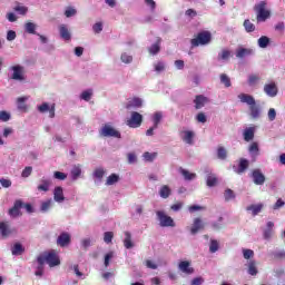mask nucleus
<instances>
[{
	"label": "nucleus",
	"instance_id": "5fc2aeb1",
	"mask_svg": "<svg viewBox=\"0 0 285 285\" xmlns=\"http://www.w3.org/2000/svg\"><path fill=\"white\" fill-rule=\"evenodd\" d=\"M244 28L246 32H255V24L248 19L244 21Z\"/></svg>",
	"mask_w": 285,
	"mask_h": 285
},
{
	"label": "nucleus",
	"instance_id": "f8f14e48",
	"mask_svg": "<svg viewBox=\"0 0 285 285\" xmlns=\"http://www.w3.org/2000/svg\"><path fill=\"white\" fill-rule=\"evenodd\" d=\"M46 262L50 266V268L59 266V264H61V261L59 259V256H57V253L55 250L46 254Z\"/></svg>",
	"mask_w": 285,
	"mask_h": 285
},
{
	"label": "nucleus",
	"instance_id": "e433bc0d",
	"mask_svg": "<svg viewBox=\"0 0 285 285\" xmlns=\"http://www.w3.org/2000/svg\"><path fill=\"white\" fill-rule=\"evenodd\" d=\"M28 101V97H19L17 99V104H18V109L22 110L23 112H26V110H28V105H26V102Z\"/></svg>",
	"mask_w": 285,
	"mask_h": 285
},
{
	"label": "nucleus",
	"instance_id": "c85d7f7f",
	"mask_svg": "<svg viewBox=\"0 0 285 285\" xmlns=\"http://www.w3.org/2000/svg\"><path fill=\"white\" fill-rule=\"evenodd\" d=\"M161 50V38H157L156 42L148 48L149 55H159Z\"/></svg>",
	"mask_w": 285,
	"mask_h": 285
},
{
	"label": "nucleus",
	"instance_id": "72a5a7b5",
	"mask_svg": "<svg viewBox=\"0 0 285 285\" xmlns=\"http://www.w3.org/2000/svg\"><path fill=\"white\" fill-rule=\"evenodd\" d=\"M94 95H95V91L92 89H87L80 94L79 99H81L82 101H90Z\"/></svg>",
	"mask_w": 285,
	"mask_h": 285
},
{
	"label": "nucleus",
	"instance_id": "7c9ffc66",
	"mask_svg": "<svg viewBox=\"0 0 285 285\" xmlns=\"http://www.w3.org/2000/svg\"><path fill=\"white\" fill-rule=\"evenodd\" d=\"M171 194L173 190L168 185H163L159 189V196L161 197V199H168V197H170Z\"/></svg>",
	"mask_w": 285,
	"mask_h": 285
},
{
	"label": "nucleus",
	"instance_id": "37998d69",
	"mask_svg": "<svg viewBox=\"0 0 285 285\" xmlns=\"http://www.w3.org/2000/svg\"><path fill=\"white\" fill-rule=\"evenodd\" d=\"M262 78H259V75H249L247 79L248 86H257L259 83Z\"/></svg>",
	"mask_w": 285,
	"mask_h": 285
},
{
	"label": "nucleus",
	"instance_id": "7ed1b4c3",
	"mask_svg": "<svg viewBox=\"0 0 285 285\" xmlns=\"http://www.w3.org/2000/svg\"><path fill=\"white\" fill-rule=\"evenodd\" d=\"M11 72V79L13 81H19L20 83H23L28 77L26 76V67L21 65H13L9 68Z\"/></svg>",
	"mask_w": 285,
	"mask_h": 285
},
{
	"label": "nucleus",
	"instance_id": "cd10ccee",
	"mask_svg": "<svg viewBox=\"0 0 285 285\" xmlns=\"http://www.w3.org/2000/svg\"><path fill=\"white\" fill-rule=\"evenodd\" d=\"M179 173L184 177L185 181H193L194 179H197V174L190 173L181 167L179 168Z\"/></svg>",
	"mask_w": 285,
	"mask_h": 285
},
{
	"label": "nucleus",
	"instance_id": "39448f33",
	"mask_svg": "<svg viewBox=\"0 0 285 285\" xmlns=\"http://www.w3.org/2000/svg\"><path fill=\"white\" fill-rule=\"evenodd\" d=\"M213 36L209 31H203L197 35L196 38L190 40L191 48H198V46H208Z\"/></svg>",
	"mask_w": 285,
	"mask_h": 285
},
{
	"label": "nucleus",
	"instance_id": "6e6552de",
	"mask_svg": "<svg viewBox=\"0 0 285 285\" xmlns=\"http://www.w3.org/2000/svg\"><path fill=\"white\" fill-rule=\"evenodd\" d=\"M195 131L191 129L183 128L179 131V137L184 144L187 146H194L195 145Z\"/></svg>",
	"mask_w": 285,
	"mask_h": 285
},
{
	"label": "nucleus",
	"instance_id": "473e14b6",
	"mask_svg": "<svg viewBox=\"0 0 285 285\" xmlns=\"http://www.w3.org/2000/svg\"><path fill=\"white\" fill-rule=\"evenodd\" d=\"M257 46L258 48H262V49L268 48V46H271V38H268V36H262L257 40Z\"/></svg>",
	"mask_w": 285,
	"mask_h": 285
},
{
	"label": "nucleus",
	"instance_id": "a211bd4d",
	"mask_svg": "<svg viewBox=\"0 0 285 285\" xmlns=\"http://www.w3.org/2000/svg\"><path fill=\"white\" fill-rule=\"evenodd\" d=\"M81 174H82L81 165L80 164L73 165L70 170L71 181H77L81 179Z\"/></svg>",
	"mask_w": 285,
	"mask_h": 285
},
{
	"label": "nucleus",
	"instance_id": "4d7b16f0",
	"mask_svg": "<svg viewBox=\"0 0 285 285\" xmlns=\"http://www.w3.org/2000/svg\"><path fill=\"white\" fill-rule=\"evenodd\" d=\"M219 250V243L215 239L210 240L209 253H217Z\"/></svg>",
	"mask_w": 285,
	"mask_h": 285
},
{
	"label": "nucleus",
	"instance_id": "4be33fe9",
	"mask_svg": "<svg viewBox=\"0 0 285 285\" xmlns=\"http://www.w3.org/2000/svg\"><path fill=\"white\" fill-rule=\"evenodd\" d=\"M248 153L252 157V159L255 161V159H257V157H259V144L257 142H252L249 146H248Z\"/></svg>",
	"mask_w": 285,
	"mask_h": 285
},
{
	"label": "nucleus",
	"instance_id": "3c124183",
	"mask_svg": "<svg viewBox=\"0 0 285 285\" xmlns=\"http://www.w3.org/2000/svg\"><path fill=\"white\" fill-rule=\"evenodd\" d=\"M220 83H224L225 88H230L232 83H230V78L228 77V75H226V73L220 75Z\"/></svg>",
	"mask_w": 285,
	"mask_h": 285
},
{
	"label": "nucleus",
	"instance_id": "864d4df0",
	"mask_svg": "<svg viewBox=\"0 0 285 285\" xmlns=\"http://www.w3.org/2000/svg\"><path fill=\"white\" fill-rule=\"evenodd\" d=\"M217 157L222 160L226 159L228 157V151H226V148L224 147H218L217 149Z\"/></svg>",
	"mask_w": 285,
	"mask_h": 285
},
{
	"label": "nucleus",
	"instance_id": "ddd939ff",
	"mask_svg": "<svg viewBox=\"0 0 285 285\" xmlns=\"http://www.w3.org/2000/svg\"><path fill=\"white\" fill-rule=\"evenodd\" d=\"M17 233V229L11 228L10 224L8 222H1L0 223V235L1 237H10V235H14Z\"/></svg>",
	"mask_w": 285,
	"mask_h": 285
},
{
	"label": "nucleus",
	"instance_id": "58836bf2",
	"mask_svg": "<svg viewBox=\"0 0 285 285\" xmlns=\"http://www.w3.org/2000/svg\"><path fill=\"white\" fill-rule=\"evenodd\" d=\"M154 70L155 72H157L158 75H161V72L166 71V62L164 61H157L154 63Z\"/></svg>",
	"mask_w": 285,
	"mask_h": 285
},
{
	"label": "nucleus",
	"instance_id": "6ab92c4d",
	"mask_svg": "<svg viewBox=\"0 0 285 285\" xmlns=\"http://www.w3.org/2000/svg\"><path fill=\"white\" fill-rule=\"evenodd\" d=\"M178 268L181 273H185V275H193L195 273V268L190 267V262L188 261H181Z\"/></svg>",
	"mask_w": 285,
	"mask_h": 285
},
{
	"label": "nucleus",
	"instance_id": "b1692460",
	"mask_svg": "<svg viewBox=\"0 0 285 285\" xmlns=\"http://www.w3.org/2000/svg\"><path fill=\"white\" fill-rule=\"evenodd\" d=\"M195 108L196 110H202V108H204V106H206V104H208V99L205 96H196L195 100Z\"/></svg>",
	"mask_w": 285,
	"mask_h": 285
},
{
	"label": "nucleus",
	"instance_id": "423d86ee",
	"mask_svg": "<svg viewBox=\"0 0 285 285\" xmlns=\"http://www.w3.org/2000/svg\"><path fill=\"white\" fill-rule=\"evenodd\" d=\"M99 137H115L116 139H121V132L115 129L112 125L106 124L99 129Z\"/></svg>",
	"mask_w": 285,
	"mask_h": 285
},
{
	"label": "nucleus",
	"instance_id": "2f4dec72",
	"mask_svg": "<svg viewBox=\"0 0 285 285\" xmlns=\"http://www.w3.org/2000/svg\"><path fill=\"white\" fill-rule=\"evenodd\" d=\"M161 119H164V112H161V111H156L151 116V121L154 124V128H158L159 127V124H161Z\"/></svg>",
	"mask_w": 285,
	"mask_h": 285
},
{
	"label": "nucleus",
	"instance_id": "20e7f679",
	"mask_svg": "<svg viewBox=\"0 0 285 285\" xmlns=\"http://www.w3.org/2000/svg\"><path fill=\"white\" fill-rule=\"evenodd\" d=\"M21 208H24L26 213L32 215L35 213V206L30 203H23L21 199H17L13 204V207L9 209V215H19Z\"/></svg>",
	"mask_w": 285,
	"mask_h": 285
},
{
	"label": "nucleus",
	"instance_id": "f03ea898",
	"mask_svg": "<svg viewBox=\"0 0 285 285\" xmlns=\"http://www.w3.org/2000/svg\"><path fill=\"white\" fill-rule=\"evenodd\" d=\"M254 12H256L257 23H266L272 17L271 9H268V3L266 1L256 3L254 6Z\"/></svg>",
	"mask_w": 285,
	"mask_h": 285
},
{
	"label": "nucleus",
	"instance_id": "4468645a",
	"mask_svg": "<svg viewBox=\"0 0 285 285\" xmlns=\"http://www.w3.org/2000/svg\"><path fill=\"white\" fill-rule=\"evenodd\" d=\"M71 237L70 234L63 232L57 238V245L61 248H66V246H70Z\"/></svg>",
	"mask_w": 285,
	"mask_h": 285
},
{
	"label": "nucleus",
	"instance_id": "393cba45",
	"mask_svg": "<svg viewBox=\"0 0 285 285\" xmlns=\"http://www.w3.org/2000/svg\"><path fill=\"white\" fill-rule=\"evenodd\" d=\"M134 57L132 53H130V51H122L120 53V61L121 63H125V66H130V63H132L134 61Z\"/></svg>",
	"mask_w": 285,
	"mask_h": 285
},
{
	"label": "nucleus",
	"instance_id": "69168bd1",
	"mask_svg": "<svg viewBox=\"0 0 285 285\" xmlns=\"http://www.w3.org/2000/svg\"><path fill=\"white\" fill-rule=\"evenodd\" d=\"M32 175V167H30V166H27L23 170H22V173H21V177H23V178H28V177H30Z\"/></svg>",
	"mask_w": 285,
	"mask_h": 285
},
{
	"label": "nucleus",
	"instance_id": "9b49d317",
	"mask_svg": "<svg viewBox=\"0 0 285 285\" xmlns=\"http://www.w3.org/2000/svg\"><path fill=\"white\" fill-rule=\"evenodd\" d=\"M253 56H255V49L253 48L238 47L236 49L237 59H246V57H253Z\"/></svg>",
	"mask_w": 285,
	"mask_h": 285
},
{
	"label": "nucleus",
	"instance_id": "bf43d9fd",
	"mask_svg": "<svg viewBox=\"0 0 285 285\" xmlns=\"http://www.w3.org/2000/svg\"><path fill=\"white\" fill-rule=\"evenodd\" d=\"M53 177L58 179L59 181H65V179H68V174L62 171H55Z\"/></svg>",
	"mask_w": 285,
	"mask_h": 285
},
{
	"label": "nucleus",
	"instance_id": "c03bdc74",
	"mask_svg": "<svg viewBox=\"0 0 285 285\" xmlns=\"http://www.w3.org/2000/svg\"><path fill=\"white\" fill-rule=\"evenodd\" d=\"M248 168V160L247 159H240L239 161V166L238 169L236 170V173L238 175H242V173H245V170Z\"/></svg>",
	"mask_w": 285,
	"mask_h": 285
},
{
	"label": "nucleus",
	"instance_id": "ea45409f",
	"mask_svg": "<svg viewBox=\"0 0 285 285\" xmlns=\"http://www.w3.org/2000/svg\"><path fill=\"white\" fill-rule=\"evenodd\" d=\"M55 206V202H52V199H47L45 202L41 203L40 205V210L42 213H47V210H50V208Z\"/></svg>",
	"mask_w": 285,
	"mask_h": 285
},
{
	"label": "nucleus",
	"instance_id": "774afa93",
	"mask_svg": "<svg viewBox=\"0 0 285 285\" xmlns=\"http://www.w3.org/2000/svg\"><path fill=\"white\" fill-rule=\"evenodd\" d=\"M0 121H10V114L8 111H0Z\"/></svg>",
	"mask_w": 285,
	"mask_h": 285
},
{
	"label": "nucleus",
	"instance_id": "c9c22d12",
	"mask_svg": "<svg viewBox=\"0 0 285 285\" xmlns=\"http://www.w3.org/2000/svg\"><path fill=\"white\" fill-rule=\"evenodd\" d=\"M52 181L49 179H41V184L38 186V190H42V193H48L50 190Z\"/></svg>",
	"mask_w": 285,
	"mask_h": 285
},
{
	"label": "nucleus",
	"instance_id": "a18cd8bd",
	"mask_svg": "<svg viewBox=\"0 0 285 285\" xmlns=\"http://www.w3.org/2000/svg\"><path fill=\"white\" fill-rule=\"evenodd\" d=\"M218 59L220 61H228V59H230V50L228 49H223L219 53H218Z\"/></svg>",
	"mask_w": 285,
	"mask_h": 285
},
{
	"label": "nucleus",
	"instance_id": "13d9d810",
	"mask_svg": "<svg viewBox=\"0 0 285 285\" xmlns=\"http://www.w3.org/2000/svg\"><path fill=\"white\" fill-rule=\"evenodd\" d=\"M51 108L52 105H50L49 102H42L40 106H38V110L42 114L48 112Z\"/></svg>",
	"mask_w": 285,
	"mask_h": 285
},
{
	"label": "nucleus",
	"instance_id": "338daca9",
	"mask_svg": "<svg viewBox=\"0 0 285 285\" xmlns=\"http://www.w3.org/2000/svg\"><path fill=\"white\" fill-rule=\"evenodd\" d=\"M0 184L2 188H10V186H12V180L7 178H1Z\"/></svg>",
	"mask_w": 285,
	"mask_h": 285
},
{
	"label": "nucleus",
	"instance_id": "bb28decb",
	"mask_svg": "<svg viewBox=\"0 0 285 285\" xmlns=\"http://www.w3.org/2000/svg\"><path fill=\"white\" fill-rule=\"evenodd\" d=\"M199 230H204V222H202V219H199V218H196L190 228V233H191V235H197V233Z\"/></svg>",
	"mask_w": 285,
	"mask_h": 285
},
{
	"label": "nucleus",
	"instance_id": "de8ad7c7",
	"mask_svg": "<svg viewBox=\"0 0 285 285\" xmlns=\"http://www.w3.org/2000/svg\"><path fill=\"white\" fill-rule=\"evenodd\" d=\"M262 208H264V204H256L247 207V210H250L254 215H257V213H262Z\"/></svg>",
	"mask_w": 285,
	"mask_h": 285
},
{
	"label": "nucleus",
	"instance_id": "e2e57ef3",
	"mask_svg": "<svg viewBox=\"0 0 285 285\" xmlns=\"http://www.w3.org/2000/svg\"><path fill=\"white\" fill-rule=\"evenodd\" d=\"M274 30L275 32H281L283 33L285 30V22L284 21H278L275 26H274Z\"/></svg>",
	"mask_w": 285,
	"mask_h": 285
},
{
	"label": "nucleus",
	"instance_id": "a19ab883",
	"mask_svg": "<svg viewBox=\"0 0 285 285\" xmlns=\"http://www.w3.org/2000/svg\"><path fill=\"white\" fill-rule=\"evenodd\" d=\"M119 181V175L111 174L107 177L106 186H115Z\"/></svg>",
	"mask_w": 285,
	"mask_h": 285
},
{
	"label": "nucleus",
	"instance_id": "dca6fc26",
	"mask_svg": "<svg viewBox=\"0 0 285 285\" xmlns=\"http://www.w3.org/2000/svg\"><path fill=\"white\" fill-rule=\"evenodd\" d=\"M53 202H56V204H63V202H66V196L63 195V187L61 186L55 187Z\"/></svg>",
	"mask_w": 285,
	"mask_h": 285
},
{
	"label": "nucleus",
	"instance_id": "09e8293b",
	"mask_svg": "<svg viewBox=\"0 0 285 285\" xmlns=\"http://www.w3.org/2000/svg\"><path fill=\"white\" fill-rule=\"evenodd\" d=\"M258 271H257V266L255 264V261L249 262L248 264V274L252 276L257 275Z\"/></svg>",
	"mask_w": 285,
	"mask_h": 285
},
{
	"label": "nucleus",
	"instance_id": "9d476101",
	"mask_svg": "<svg viewBox=\"0 0 285 285\" xmlns=\"http://www.w3.org/2000/svg\"><path fill=\"white\" fill-rule=\"evenodd\" d=\"M263 91L267 97L274 98L279 92V89L275 81H269L264 85Z\"/></svg>",
	"mask_w": 285,
	"mask_h": 285
},
{
	"label": "nucleus",
	"instance_id": "49530a36",
	"mask_svg": "<svg viewBox=\"0 0 285 285\" xmlns=\"http://www.w3.org/2000/svg\"><path fill=\"white\" fill-rule=\"evenodd\" d=\"M65 17L70 19L71 17H77V9L75 7H67L65 9Z\"/></svg>",
	"mask_w": 285,
	"mask_h": 285
},
{
	"label": "nucleus",
	"instance_id": "4c0bfd02",
	"mask_svg": "<svg viewBox=\"0 0 285 285\" xmlns=\"http://www.w3.org/2000/svg\"><path fill=\"white\" fill-rule=\"evenodd\" d=\"M24 252H26V248H23V245H21V243L14 244L13 247L11 248L12 255H23Z\"/></svg>",
	"mask_w": 285,
	"mask_h": 285
},
{
	"label": "nucleus",
	"instance_id": "1a4fd4ad",
	"mask_svg": "<svg viewBox=\"0 0 285 285\" xmlns=\"http://www.w3.org/2000/svg\"><path fill=\"white\" fill-rule=\"evenodd\" d=\"M125 108L127 110H139V108H144V98H140V97H134V98H130Z\"/></svg>",
	"mask_w": 285,
	"mask_h": 285
},
{
	"label": "nucleus",
	"instance_id": "c756f323",
	"mask_svg": "<svg viewBox=\"0 0 285 285\" xmlns=\"http://www.w3.org/2000/svg\"><path fill=\"white\" fill-rule=\"evenodd\" d=\"M124 246L128 250L135 247V243H132V235L130 234V232H125Z\"/></svg>",
	"mask_w": 285,
	"mask_h": 285
},
{
	"label": "nucleus",
	"instance_id": "6e6d98bb",
	"mask_svg": "<svg viewBox=\"0 0 285 285\" xmlns=\"http://www.w3.org/2000/svg\"><path fill=\"white\" fill-rule=\"evenodd\" d=\"M145 161H155V159H157V153H148L146 151L144 155H142Z\"/></svg>",
	"mask_w": 285,
	"mask_h": 285
},
{
	"label": "nucleus",
	"instance_id": "f257e3e1",
	"mask_svg": "<svg viewBox=\"0 0 285 285\" xmlns=\"http://www.w3.org/2000/svg\"><path fill=\"white\" fill-rule=\"evenodd\" d=\"M237 99H239L240 104H246L248 106V115L250 119L257 120L262 117V107L257 104L255 97L248 94H239Z\"/></svg>",
	"mask_w": 285,
	"mask_h": 285
},
{
	"label": "nucleus",
	"instance_id": "052dcab7",
	"mask_svg": "<svg viewBox=\"0 0 285 285\" xmlns=\"http://www.w3.org/2000/svg\"><path fill=\"white\" fill-rule=\"evenodd\" d=\"M114 237H115V234L112 232H106L104 234V242H105V244H111Z\"/></svg>",
	"mask_w": 285,
	"mask_h": 285
},
{
	"label": "nucleus",
	"instance_id": "0e129e2a",
	"mask_svg": "<svg viewBox=\"0 0 285 285\" xmlns=\"http://www.w3.org/2000/svg\"><path fill=\"white\" fill-rule=\"evenodd\" d=\"M255 256V252L253 249H243L244 259H250V257Z\"/></svg>",
	"mask_w": 285,
	"mask_h": 285
},
{
	"label": "nucleus",
	"instance_id": "a878e982",
	"mask_svg": "<svg viewBox=\"0 0 285 285\" xmlns=\"http://www.w3.org/2000/svg\"><path fill=\"white\" fill-rule=\"evenodd\" d=\"M207 176H206V184L209 188H213V186H217V176L213 174V171L206 169Z\"/></svg>",
	"mask_w": 285,
	"mask_h": 285
},
{
	"label": "nucleus",
	"instance_id": "2eb2a0df",
	"mask_svg": "<svg viewBox=\"0 0 285 285\" xmlns=\"http://www.w3.org/2000/svg\"><path fill=\"white\" fill-rule=\"evenodd\" d=\"M252 177L256 186H264V183L266 181V176H264L262 170L255 169L252 174Z\"/></svg>",
	"mask_w": 285,
	"mask_h": 285
},
{
	"label": "nucleus",
	"instance_id": "0eeeda50",
	"mask_svg": "<svg viewBox=\"0 0 285 285\" xmlns=\"http://www.w3.org/2000/svg\"><path fill=\"white\" fill-rule=\"evenodd\" d=\"M141 124H144V116L137 111H132L126 120L128 128H140Z\"/></svg>",
	"mask_w": 285,
	"mask_h": 285
},
{
	"label": "nucleus",
	"instance_id": "f704fd0d",
	"mask_svg": "<svg viewBox=\"0 0 285 285\" xmlns=\"http://www.w3.org/2000/svg\"><path fill=\"white\" fill-rule=\"evenodd\" d=\"M37 23L35 22H26L24 23V31L28 33V35H37Z\"/></svg>",
	"mask_w": 285,
	"mask_h": 285
},
{
	"label": "nucleus",
	"instance_id": "412c9836",
	"mask_svg": "<svg viewBox=\"0 0 285 285\" xmlns=\"http://www.w3.org/2000/svg\"><path fill=\"white\" fill-rule=\"evenodd\" d=\"M59 35L63 41H70L72 39V33H70V29L66 24L59 26Z\"/></svg>",
	"mask_w": 285,
	"mask_h": 285
},
{
	"label": "nucleus",
	"instance_id": "603ef678",
	"mask_svg": "<svg viewBox=\"0 0 285 285\" xmlns=\"http://www.w3.org/2000/svg\"><path fill=\"white\" fill-rule=\"evenodd\" d=\"M267 119H268V121H275V119H277V110H275V108L268 109Z\"/></svg>",
	"mask_w": 285,
	"mask_h": 285
},
{
	"label": "nucleus",
	"instance_id": "aec40b11",
	"mask_svg": "<svg viewBox=\"0 0 285 285\" xmlns=\"http://www.w3.org/2000/svg\"><path fill=\"white\" fill-rule=\"evenodd\" d=\"M158 222L163 228L168 226H175V220H173V218L168 215H158Z\"/></svg>",
	"mask_w": 285,
	"mask_h": 285
},
{
	"label": "nucleus",
	"instance_id": "f3484780",
	"mask_svg": "<svg viewBox=\"0 0 285 285\" xmlns=\"http://www.w3.org/2000/svg\"><path fill=\"white\" fill-rule=\"evenodd\" d=\"M257 130V127H246L243 131V139L244 141H253L255 139V131Z\"/></svg>",
	"mask_w": 285,
	"mask_h": 285
},
{
	"label": "nucleus",
	"instance_id": "79ce46f5",
	"mask_svg": "<svg viewBox=\"0 0 285 285\" xmlns=\"http://www.w3.org/2000/svg\"><path fill=\"white\" fill-rule=\"evenodd\" d=\"M13 10H14V12H18V14H22V17L28 14V7H26V6L21 4V3H17L13 7Z\"/></svg>",
	"mask_w": 285,
	"mask_h": 285
},
{
	"label": "nucleus",
	"instance_id": "5701e85b",
	"mask_svg": "<svg viewBox=\"0 0 285 285\" xmlns=\"http://www.w3.org/2000/svg\"><path fill=\"white\" fill-rule=\"evenodd\" d=\"M104 175H106V169H104L102 167H97L92 173L95 184H101V179H104Z\"/></svg>",
	"mask_w": 285,
	"mask_h": 285
},
{
	"label": "nucleus",
	"instance_id": "8fccbe9b",
	"mask_svg": "<svg viewBox=\"0 0 285 285\" xmlns=\"http://www.w3.org/2000/svg\"><path fill=\"white\" fill-rule=\"evenodd\" d=\"M188 210H189L190 214H193V213H204V210H206V207L200 206V205H193V206H189Z\"/></svg>",
	"mask_w": 285,
	"mask_h": 285
},
{
	"label": "nucleus",
	"instance_id": "680f3d73",
	"mask_svg": "<svg viewBox=\"0 0 285 285\" xmlns=\"http://www.w3.org/2000/svg\"><path fill=\"white\" fill-rule=\"evenodd\" d=\"M144 2L147 6V8H149L150 12H155L157 8V2H155V0H144Z\"/></svg>",
	"mask_w": 285,
	"mask_h": 285
}]
</instances>
